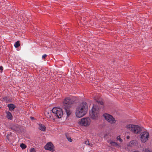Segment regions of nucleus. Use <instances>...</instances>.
Masks as SVG:
<instances>
[{
	"label": "nucleus",
	"mask_w": 152,
	"mask_h": 152,
	"mask_svg": "<svg viewBox=\"0 0 152 152\" xmlns=\"http://www.w3.org/2000/svg\"><path fill=\"white\" fill-rule=\"evenodd\" d=\"M88 107L87 104L83 102L80 104L76 108V115L78 118H80L84 115L86 113Z\"/></svg>",
	"instance_id": "f257e3e1"
},
{
	"label": "nucleus",
	"mask_w": 152,
	"mask_h": 152,
	"mask_svg": "<svg viewBox=\"0 0 152 152\" xmlns=\"http://www.w3.org/2000/svg\"><path fill=\"white\" fill-rule=\"evenodd\" d=\"M73 103V100L69 97L66 98L64 101V107L67 116L70 115L71 113L69 108Z\"/></svg>",
	"instance_id": "f03ea898"
},
{
	"label": "nucleus",
	"mask_w": 152,
	"mask_h": 152,
	"mask_svg": "<svg viewBox=\"0 0 152 152\" xmlns=\"http://www.w3.org/2000/svg\"><path fill=\"white\" fill-rule=\"evenodd\" d=\"M126 128L133 133L136 134L140 133L141 131L140 128L136 125L132 124H128L126 125Z\"/></svg>",
	"instance_id": "7ed1b4c3"
},
{
	"label": "nucleus",
	"mask_w": 152,
	"mask_h": 152,
	"mask_svg": "<svg viewBox=\"0 0 152 152\" xmlns=\"http://www.w3.org/2000/svg\"><path fill=\"white\" fill-rule=\"evenodd\" d=\"M54 116H56L58 118H61L63 116V112L60 108L54 107L51 111Z\"/></svg>",
	"instance_id": "20e7f679"
},
{
	"label": "nucleus",
	"mask_w": 152,
	"mask_h": 152,
	"mask_svg": "<svg viewBox=\"0 0 152 152\" xmlns=\"http://www.w3.org/2000/svg\"><path fill=\"white\" fill-rule=\"evenodd\" d=\"M99 109L96 106L94 105L92 109V112L90 113L91 118L93 119L96 120L99 116L98 110Z\"/></svg>",
	"instance_id": "39448f33"
},
{
	"label": "nucleus",
	"mask_w": 152,
	"mask_h": 152,
	"mask_svg": "<svg viewBox=\"0 0 152 152\" xmlns=\"http://www.w3.org/2000/svg\"><path fill=\"white\" fill-rule=\"evenodd\" d=\"M103 116L105 119L110 124H115L116 122L115 119L112 116L108 114H104Z\"/></svg>",
	"instance_id": "423d86ee"
},
{
	"label": "nucleus",
	"mask_w": 152,
	"mask_h": 152,
	"mask_svg": "<svg viewBox=\"0 0 152 152\" xmlns=\"http://www.w3.org/2000/svg\"><path fill=\"white\" fill-rule=\"evenodd\" d=\"M140 140L142 142H145L148 140L149 133L147 132H142L140 134Z\"/></svg>",
	"instance_id": "0eeeda50"
},
{
	"label": "nucleus",
	"mask_w": 152,
	"mask_h": 152,
	"mask_svg": "<svg viewBox=\"0 0 152 152\" xmlns=\"http://www.w3.org/2000/svg\"><path fill=\"white\" fill-rule=\"evenodd\" d=\"M91 122L90 118H87L82 119L80 123V125L84 126H87L90 124Z\"/></svg>",
	"instance_id": "6e6552de"
},
{
	"label": "nucleus",
	"mask_w": 152,
	"mask_h": 152,
	"mask_svg": "<svg viewBox=\"0 0 152 152\" xmlns=\"http://www.w3.org/2000/svg\"><path fill=\"white\" fill-rule=\"evenodd\" d=\"M45 149L46 150H48L53 151H54V146L51 142L48 143L45 146Z\"/></svg>",
	"instance_id": "1a4fd4ad"
},
{
	"label": "nucleus",
	"mask_w": 152,
	"mask_h": 152,
	"mask_svg": "<svg viewBox=\"0 0 152 152\" xmlns=\"http://www.w3.org/2000/svg\"><path fill=\"white\" fill-rule=\"evenodd\" d=\"M39 129L40 130L44 131L46 130V128L44 125L40 124H39Z\"/></svg>",
	"instance_id": "9d476101"
},
{
	"label": "nucleus",
	"mask_w": 152,
	"mask_h": 152,
	"mask_svg": "<svg viewBox=\"0 0 152 152\" xmlns=\"http://www.w3.org/2000/svg\"><path fill=\"white\" fill-rule=\"evenodd\" d=\"M10 128L12 129L15 131H16L18 129V125L16 124L11 125Z\"/></svg>",
	"instance_id": "9b49d317"
},
{
	"label": "nucleus",
	"mask_w": 152,
	"mask_h": 152,
	"mask_svg": "<svg viewBox=\"0 0 152 152\" xmlns=\"http://www.w3.org/2000/svg\"><path fill=\"white\" fill-rule=\"evenodd\" d=\"M7 107L9 108L10 111L13 110L15 108V105L12 104H8Z\"/></svg>",
	"instance_id": "f8f14e48"
},
{
	"label": "nucleus",
	"mask_w": 152,
	"mask_h": 152,
	"mask_svg": "<svg viewBox=\"0 0 152 152\" xmlns=\"http://www.w3.org/2000/svg\"><path fill=\"white\" fill-rule=\"evenodd\" d=\"M7 117L10 120H12L13 119V117L12 116L11 113L9 111L6 112Z\"/></svg>",
	"instance_id": "ddd939ff"
},
{
	"label": "nucleus",
	"mask_w": 152,
	"mask_h": 152,
	"mask_svg": "<svg viewBox=\"0 0 152 152\" xmlns=\"http://www.w3.org/2000/svg\"><path fill=\"white\" fill-rule=\"evenodd\" d=\"M110 144H111V145L113 146L116 147H120V146L116 142H114L111 141L110 142Z\"/></svg>",
	"instance_id": "4468645a"
},
{
	"label": "nucleus",
	"mask_w": 152,
	"mask_h": 152,
	"mask_svg": "<svg viewBox=\"0 0 152 152\" xmlns=\"http://www.w3.org/2000/svg\"><path fill=\"white\" fill-rule=\"evenodd\" d=\"M94 99L96 102L99 104H100L101 105H102L103 104V102L102 101V99L100 98L99 99H97V98L95 97H94Z\"/></svg>",
	"instance_id": "2eb2a0df"
},
{
	"label": "nucleus",
	"mask_w": 152,
	"mask_h": 152,
	"mask_svg": "<svg viewBox=\"0 0 152 152\" xmlns=\"http://www.w3.org/2000/svg\"><path fill=\"white\" fill-rule=\"evenodd\" d=\"M45 115L48 118L51 119H52L53 118V117L54 115L53 113L52 114H51L50 113L48 112L46 113Z\"/></svg>",
	"instance_id": "dca6fc26"
},
{
	"label": "nucleus",
	"mask_w": 152,
	"mask_h": 152,
	"mask_svg": "<svg viewBox=\"0 0 152 152\" xmlns=\"http://www.w3.org/2000/svg\"><path fill=\"white\" fill-rule=\"evenodd\" d=\"M135 144L134 141H131L128 144V146H132V145H134Z\"/></svg>",
	"instance_id": "f3484780"
},
{
	"label": "nucleus",
	"mask_w": 152,
	"mask_h": 152,
	"mask_svg": "<svg viewBox=\"0 0 152 152\" xmlns=\"http://www.w3.org/2000/svg\"><path fill=\"white\" fill-rule=\"evenodd\" d=\"M20 42L18 41L15 42V44H14V46L16 48H17L20 45V44L19 43Z\"/></svg>",
	"instance_id": "a211bd4d"
},
{
	"label": "nucleus",
	"mask_w": 152,
	"mask_h": 152,
	"mask_svg": "<svg viewBox=\"0 0 152 152\" xmlns=\"http://www.w3.org/2000/svg\"><path fill=\"white\" fill-rule=\"evenodd\" d=\"M20 146L22 149H25L26 148V146L23 143L20 144Z\"/></svg>",
	"instance_id": "6ab92c4d"
},
{
	"label": "nucleus",
	"mask_w": 152,
	"mask_h": 152,
	"mask_svg": "<svg viewBox=\"0 0 152 152\" xmlns=\"http://www.w3.org/2000/svg\"><path fill=\"white\" fill-rule=\"evenodd\" d=\"M116 139L117 140L119 141L120 142H122L123 141V140L119 136H118L117 137Z\"/></svg>",
	"instance_id": "aec40b11"
},
{
	"label": "nucleus",
	"mask_w": 152,
	"mask_h": 152,
	"mask_svg": "<svg viewBox=\"0 0 152 152\" xmlns=\"http://www.w3.org/2000/svg\"><path fill=\"white\" fill-rule=\"evenodd\" d=\"M66 138L70 142H72V140L71 139V137H68V136H66Z\"/></svg>",
	"instance_id": "412c9836"
},
{
	"label": "nucleus",
	"mask_w": 152,
	"mask_h": 152,
	"mask_svg": "<svg viewBox=\"0 0 152 152\" xmlns=\"http://www.w3.org/2000/svg\"><path fill=\"white\" fill-rule=\"evenodd\" d=\"M84 143L86 145L91 146L90 144L89 143V141L88 140L85 141Z\"/></svg>",
	"instance_id": "4be33fe9"
},
{
	"label": "nucleus",
	"mask_w": 152,
	"mask_h": 152,
	"mask_svg": "<svg viewBox=\"0 0 152 152\" xmlns=\"http://www.w3.org/2000/svg\"><path fill=\"white\" fill-rule=\"evenodd\" d=\"M35 149L34 148H32L30 149V152H35Z\"/></svg>",
	"instance_id": "5701e85b"
},
{
	"label": "nucleus",
	"mask_w": 152,
	"mask_h": 152,
	"mask_svg": "<svg viewBox=\"0 0 152 152\" xmlns=\"http://www.w3.org/2000/svg\"><path fill=\"white\" fill-rule=\"evenodd\" d=\"M145 152H152L149 150L148 149H146L145 150Z\"/></svg>",
	"instance_id": "b1692460"
},
{
	"label": "nucleus",
	"mask_w": 152,
	"mask_h": 152,
	"mask_svg": "<svg viewBox=\"0 0 152 152\" xmlns=\"http://www.w3.org/2000/svg\"><path fill=\"white\" fill-rule=\"evenodd\" d=\"M47 55L46 54H44V55H43L42 56V58H45L47 56Z\"/></svg>",
	"instance_id": "393cba45"
},
{
	"label": "nucleus",
	"mask_w": 152,
	"mask_h": 152,
	"mask_svg": "<svg viewBox=\"0 0 152 152\" xmlns=\"http://www.w3.org/2000/svg\"><path fill=\"white\" fill-rule=\"evenodd\" d=\"M10 136V135H7V138L8 140H9V137Z\"/></svg>",
	"instance_id": "a878e982"
},
{
	"label": "nucleus",
	"mask_w": 152,
	"mask_h": 152,
	"mask_svg": "<svg viewBox=\"0 0 152 152\" xmlns=\"http://www.w3.org/2000/svg\"><path fill=\"white\" fill-rule=\"evenodd\" d=\"M3 67L2 66H0V70L1 71H2L3 70Z\"/></svg>",
	"instance_id": "bb28decb"
},
{
	"label": "nucleus",
	"mask_w": 152,
	"mask_h": 152,
	"mask_svg": "<svg viewBox=\"0 0 152 152\" xmlns=\"http://www.w3.org/2000/svg\"><path fill=\"white\" fill-rule=\"evenodd\" d=\"M30 118L32 120H33L34 118V117H30Z\"/></svg>",
	"instance_id": "cd10ccee"
},
{
	"label": "nucleus",
	"mask_w": 152,
	"mask_h": 152,
	"mask_svg": "<svg viewBox=\"0 0 152 152\" xmlns=\"http://www.w3.org/2000/svg\"><path fill=\"white\" fill-rule=\"evenodd\" d=\"M129 136H127V137H126V138L127 139H129Z\"/></svg>",
	"instance_id": "c85d7f7f"
},
{
	"label": "nucleus",
	"mask_w": 152,
	"mask_h": 152,
	"mask_svg": "<svg viewBox=\"0 0 152 152\" xmlns=\"http://www.w3.org/2000/svg\"><path fill=\"white\" fill-rule=\"evenodd\" d=\"M1 108V107H0V108Z\"/></svg>",
	"instance_id": "c756f323"
}]
</instances>
